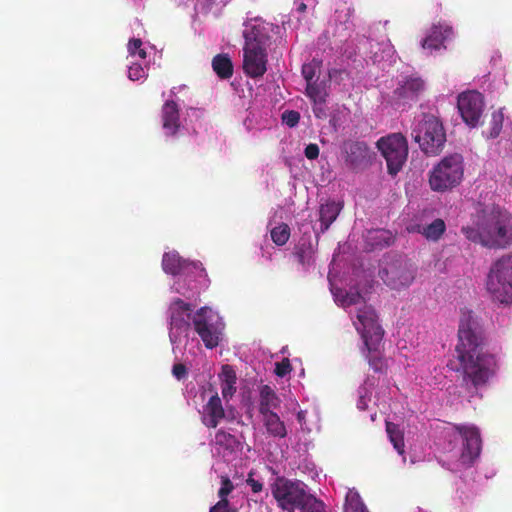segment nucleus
<instances>
[{
    "label": "nucleus",
    "instance_id": "22",
    "mask_svg": "<svg viewBox=\"0 0 512 512\" xmlns=\"http://www.w3.org/2000/svg\"><path fill=\"white\" fill-rule=\"evenodd\" d=\"M452 34L449 26L434 25L427 37L422 41V47L429 50H439L444 47V41Z\"/></svg>",
    "mask_w": 512,
    "mask_h": 512
},
{
    "label": "nucleus",
    "instance_id": "39",
    "mask_svg": "<svg viewBox=\"0 0 512 512\" xmlns=\"http://www.w3.org/2000/svg\"><path fill=\"white\" fill-rule=\"evenodd\" d=\"M128 52L131 56H139L141 59L146 58V51L142 48V41L139 38H133L128 43Z\"/></svg>",
    "mask_w": 512,
    "mask_h": 512
},
{
    "label": "nucleus",
    "instance_id": "34",
    "mask_svg": "<svg viewBox=\"0 0 512 512\" xmlns=\"http://www.w3.org/2000/svg\"><path fill=\"white\" fill-rule=\"evenodd\" d=\"M504 115L501 110L494 111L491 114V119L489 122V130L486 133L488 138H496L501 133L503 127Z\"/></svg>",
    "mask_w": 512,
    "mask_h": 512
},
{
    "label": "nucleus",
    "instance_id": "41",
    "mask_svg": "<svg viewBox=\"0 0 512 512\" xmlns=\"http://www.w3.org/2000/svg\"><path fill=\"white\" fill-rule=\"evenodd\" d=\"M300 120L299 112L295 110H287L282 114V121L289 127H295Z\"/></svg>",
    "mask_w": 512,
    "mask_h": 512
},
{
    "label": "nucleus",
    "instance_id": "38",
    "mask_svg": "<svg viewBox=\"0 0 512 512\" xmlns=\"http://www.w3.org/2000/svg\"><path fill=\"white\" fill-rule=\"evenodd\" d=\"M221 487L218 490L219 501L230 502L228 495L234 490V484L228 476H221Z\"/></svg>",
    "mask_w": 512,
    "mask_h": 512
},
{
    "label": "nucleus",
    "instance_id": "37",
    "mask_svg": "<svg viewBox=\"0 0 512 512\" xmlns=\"http://www.w3.org/2000/svg\"><path fill=\"white\" fill-rule=\"evenodd\" d=\"M297 512H326L325 504L311 494Z\"/></svg>",
    "mask_w": 512,
    "mask_h": 512
},
{
    "label": "nucleus",
    "instance_id": "11",
    "mask_svg": "<svg viewBox=\"0 0 512 512\" xmlns=\"http://www.w3.org/2000/svg\"><path fill=\"white\" fill-rule=\"evenodd\" d=\"M457 108L467 126L471 128L477 127L484 110L482 94L477 91L461 93L457 99Z\"/></svg>",
    "mask_w": 512,
    "mask_h": 512
},
{
    "label": "nucleus",
    "instance_id": "35",
    "mask_svg": "<svg viewBox=\"0 0 512 512\" xmlns=\"http://www.w3.org/2000/svg\"><path fill=\"white\" fill-rule=\"evenodd\" d=\"M289 237L290 228L285 223H282L271 230V239L278 246L286 244L289 240Z\"/></svg>",
    "mask_w": 512,
    "mask_h": 512
},
{
    "label": "nucleus",
    "instance_id": "9",
    "mask_svg": "<svg viewBox=\"0 0 512 512\" xmlns=\"http://www.w3.org/2000/svg\"><path fill=\"white\" fill-rule=\"evenodd\" d=\"M357 322H354L356 330L360 333L364 346L370 351H375L379 346L384 330L378 323L375 310L366 304L357 309Z\"/></svg>",
    "mask_w": 512,
    "mask_h": 512
},
{
    "label": "nucleus",
    "instance_id": "36",
    "mask_svg": "<svg viewBox=\"0 0 512 512\" xmlns=\"http://www.w3.org/2000/svg\"><path fill=\"white\" fill-rule=\"evenodd\" d=\"M367 509L359 494L349 493L346 497L345 512H360Z\"/></svg>",
    "mask_w": 512,
    "mask_h": 512
},
{
    "label": "nucleus",
    "instance_id": "4",
    "mask_svg": "<svg viewBox=\"0 0 512 512\" xmlns=\"http://www.w3.org/2000/svg\"><path fill=\"white\" fill-rule=\"evenodd\" d=\"M487 290L502 304H512V254L498 259L490 268Z\"/></svg>",
    "mask_w": 512,
    "mask_h": 512
},
{
    "label": "nucleus",
    "instance_id": "13",
    "mask_svg": "<svg viewBox=\"0 0 512 512\" xmlns=\"http://www.w3.org/2000/svg\"><path fill=\"white\" fill-rule=\"evenodd\" d=\"M162 268L165 273L173 276H189L197 272L200 277H207V273L199 261H188L183 259L177 252H166L162 257Z\"/></svg>",
    "mask_w": 512,
    "mask_h": 512
},
{
    "label": "nucleus",
    "instance_id": "12",
    "mask_svg": "<svg viewBox=\"0 0 512 512\" xmlns=\"http://www.w3.org/2000/svg\"><path fill=\"white\" fill-rule=\"evenodd\" d=\"M278 29L273 23L264 21L261 18H254L244 23L243 37L245 39L244 46H256L260 48H268L271 39V33L274 29Z\"/></svg>",
    "mask_w": 512,
    "mask_h": 512
},
{
    "label": "nucleus",
    "instance_id": "32",
    "mask_svg": "<svg viewBox=\"0 0 512 512\" xmlns=\"http://www.w3.org/2000/svg\"><path fill=\"white\" fill-rule=\"evenodd\" d=\"M305 94L311 101L323 100L328 96L325 84L317 81L306 84Z\"/></svg>",
    "mask_w": 512,
    "mask_h": 512
},
{
    "label": "nucleus",
    "instance_id": "7",
    "mask_svg": "<svg viewBox=\"0 0 512 512\" xmlns=\"http://www.w3.org/2000/svg\"><path fill=\"white\" fill-rule=\"evenodd\" d=\"M376 145L386 160L388 173L396 175L408 157L407 139L401 133H392L381 137Z\"/></svg>",
    "mask_w": 512,
    "mask_h": 512
},
{
    "label": "nucleus",
    "instance_id": "6",
    "mask_svg": "<svg viewBox=\"0 0 512 512\" xmlns=\"http://www.w3.org/2000/svg\"><path fill=\"white\" fill-rule=\"evenodd\" d=\"M271 492L278 507L287 512H297L311 495L305 483L284 477L276 478L271 485Z\"/></svg>",
    "mask_w": 512,
    "mask_h": 512
},
{
    "label": "nucleus",
    "instance_id": "47",
    "mask_svg": "<svg viewBox=\"0 0 512 512\" xmlns=\"http://www.w3.org/2000/svg\"><path fill=\"white\" fill-rule=\"evenodd\" d=\"M246 483L250 486L253 493H260L263 490V483L260 480L253 478V472L248 474Z\"/></svg>",
    "mask_w": 512,
    "mask_h": 512
},
{
    "label": "nucleus",
    "instance_id": "8",
    "mask_svg": "<svg viewBox=\"0 0 512 512\" xmlns=\"http://www.w3.org/2000/svg\"><path fill=\"white\" fill-rule=\"evenodd\" d=\"M194 330L208 349L217 347L221 340L224 324L209 307H201L192 317Z\"/></svg>",
    "mask_w": 512,
    "mask_h": 512
},
{
    "label": "nucleus",
    "instance_id": "3",
    "mask_svg": "<svg viewBox=\"0 0 512 512\" xmlns=\"http://www.w3.org/2000/svg\"><path fill=\"white\" fill-rule=\"evenodd\" d=\"M412 137L420 149L428 156L440 154L446 143V133L442 122L432 114H423L412 131Z\"/></svg>",
    "mask_w": 512,
    "mask_h": 512
},
{
    "label": "nucleus",
    "instance_id": "49",
    "mask_svg": "<svg viewBox=\"0 0 512 512\" xmlns=\"http://www.w3.org/2000/svg\"><path fill=\"white\" fill-rule=\"evenodd\" d=\"M172 373L176 379L181 380L186 377L187 368L184 364L177 363L173 365Z\"/></svg>",
    "mask_w": 512,
    "mask_h": 512
},
{
    "label": "nucleus",
    "instance_id": "14",
    "mask_svg": "<svg viewBox=\"0 0 512 512\" xmlns=\"http://www.w3.org/2000/svg\"><path fill=\"white\" fill-rule=\"evenodd\" d=\"M210 446L218 456L226 461L236 459L243 450L242 441L223 428L215 432L214 437L210 440Z\"/></svg>",
    "mask_w": 512,
    "mask_h": 512
},
{
    "label": "nucleus",
    "instance_id": "27",
    "mask_svg": "<svg viewBox=\"0 0 512 512\" xmlns=\"http://www.w3.org/2000/svg\"><path fill=\"white\" fill-rule=\"evenodd\" d=\"M261 416L266 431L270 436L275 438H285L287 436L286 426L277 413L271 412Z\"/></svg>",
    "mask_w": 512,
    "mask_h": 512
},
{
    "label": "nucleus",
    "instance_id": "16",
    "mask_svg": "<svg viewBox=\"0 0 512 512\" xmlns=\"http://www.w3.org/2000/svg\"><path fill=\"white\" fill-rule=\"evenodd\" d=\"M267 49L256 46L243 47V70L251 78H258L267 71Z\"/></svg>",
    "mask_w": 512,
    "mask_h": 512
},
{
    "label": "nucleus",
    "instance_id": "17",
    "mask_svg": "<svg viewBox=\"0 0 512 512\" xmlns=\"http://www.w3.org/2000/svg\"><path fill=\"white\" fill-rule=\"evenodd\" d=\"M425 90V82L418 76L405 77L393 91L397 104H408L417 101Z\"/></svg>",
    "mask_w": 512,
    "mask_h": 512
},
{
    "label": "nucleus",
    "instance_id": "48",
    "mask_svg": "<svg viewBox=\"0 0 512 512\" xmlns=\"http://www.w3.org/2000/svg\"><path fill=\"white\" fill-rule=\"evenodd\" d=\"M304 154L307 159L314 160L319 156V147L317 144L310 143L306 146Z\"/></svg>",
    "mask_w": 512,
    "mask_h": 512
},
{
    "label": "nucleus",
    "instance_id": "45",
    "mask_svg": "<svg viewBox=\"0 0 512 512\" xmlns=\"http://www.w3.org/2000/svg\"><path fill=\"white\" fill-rule=\"evenodd\" d=\"M128 77L132 81L140 80L145 77V70L140 64H132L128 70Z\"/></svg>",
    "mask_w": 512,
    "mask_h": 512
},
{
    "label": "nucleus",
    "instance_id": "26",
    "mask_svg": "<svg viewBox=\"0 0 512 512\" xmlns=\"http://www.w3.org/2000/svg\"><path fill=\"white\" fill-rule=\"evenodd\" d=\"M280 402L279 397L270 386L264 385L261 387L259 399V413L261 415L273 412V409L279 407Z\"/></svg>",
    "mask_w": 512,
    "mask_h": 512
},
{
    "label": "nucleus",
    "instance_id": "25",
    "mask_svg": "<svg viewBox=\"0 0 512 512\" xmlns=\"http://www.w3.org/2000/svg\"><path fill=\"white\" fill-rule=\"evenodd\" d=\"M222 397L229 401L236 392V374L230 365L222 366L220 374Z\"/></svg>",
    "mask_w": 512,
    "mask_h": 512
},
{
    "label": "nucleus",
    "instance_id": "50",
    "mask_svg": "<svg viewBox=\"0 0 512 512\" xmlns=\"http://www.w3.org/2000/svg\"><path fill=\"white\" fill-rule=\"evenodd\" d=\"M307 9V6L305 3L301 2L298 4L296 10L299 12V13H304Z\"/></svg>",
    "mask_w": 512,
    "mask_h": 512
},
{
    "label": "nucleus",
    "instance_id": "21",
    "mask_svg": "<svg viewBox=\"0 0 512 512\" xmlns=\"http://www.w3.org/2000/svg\"><path fill=\"white\" fill-rule=\"evenodd\" d=\"M162 123L167 135L173 136L179 130V107L173 100H167L162 106Z\"/></svg>",
    "mask_w": 512,
    "mask_h": 512
},
{
    "label": "nucleus",
    "instance_id": "1",
    "mask_svg": "<svg viewBox=\"0 0 512 512\" xmlns=\"http://www.w3.org/2000/svg\"><path fill=\"white\" fill-rule=\"evenodd\" d=\"M486 337L481 319L471 310L462 309L455 347L461 386L472 397L495 376L498 365L493 354L485 351Z\"/></svg>",
    "mask_w": 512,
    "mask_h": 512
},
{
    "label": "nucleus",
    "instance_id": "19",
    "mask_svg": "<svg viewBox=\"0 0 512 512\" xmlns=\"http://www.w3.org/2000/svg\"><path fill=\"white\" fill-rule=\"evenodd\" d=\"M346 163L353 170L366 166L370 160V149L365 142L351 141L344 146Z\"/></svg>",
    "mask_w": 512,
    "mask_h": 512
},
{
    "label": "nucleus",
    "instance_id": "23",
    "mask_svg": "<svg viewBox=\"0 0 512 512\" xmlns=\"http://www.w3.org/2000/svg\"><path fill=\"white\" fill-rule=\"evenodd\" d=\"M342 205L335 201H327L319 207L320 233L324 234L337 219Z\"/></svg>",
    "mask_w": 512,
    "mask_h": 512
},
{
    "label": "nucleus",
    "instance_id": "33",
    "mask_svg": "<svg viewBox=\"0 0 512 512\" xmlns=\"http://www.w3.org/2000/svg\"><path fill=\"white\" fill-rule=\"evenodd\" d=\"M294 256L303 268H307L313 263V251L310 245H298L295 248Z\"/></svg>",
    "mask_w": 512,
    "mask_h": 512
},
{
    "label": "nucleus",
    "instance_id": "10",
    "mask_svg": "<svg viewBox=\"0 0 512 512\" xmlns=\"http://www.w3.org/2000/svg\"><path fill=\"white\" fill-rule=\"evenodd\" d=\"M379 276L391 289L401 290L412 284L415 279V269L408 260L398 257L387 261L380 269Z\"/></svg>",
    "mask_w": 512,
    "mask_h": 512
},
{
    "label": "nucleus",
    "instance_id": "44",
    "mask_svg": "<svg viewBox=\"0 0 512 512\" xmlns=\"http://www.w3.org/2000/svg\"><path fill=\"white\" fill-rule=\"evenodd\" d=\"M362 296L359 292H350L346 293L345 296L341 299V303L343 306H351L359 304L362 301Z\"/></svg>",
    "mask_w": 512,
    "mask_h": 512
},
{
    "label": "nucleus",
    "instance_id": "15",
    "mask_svg": "<svg viewBox=\"0 0 512 512\" xmlns=\"http://www.w3.org/2000/svg\"><path fill=\"white\" fill-rule=\"evenodd\" d=\"M455 430L463 440L461 461L471 465L481 452V437L478 428L474 426L456 425Z\"/></svg>",
    "mask_w": 512,
    "mask_h": 512
},
{
    "label": "nucleus",
    "instance_id": "30",
    "mask_svg": "<svg viewBox=\"0 0 512 512\" xmlns=\"http://www.w3.org/2000/svg\"><path fill=\"white\" fill-rule=\"evenodd\" d=\"M386 432L394 449L400 455L405 454L404 432L398 424L386 421Z\"/></svg>",
    "mask_w": 512,
    "mask_h": 512
},
{
    "label": "nucleus",
    "instance_id": "2",
    "mask_svg": "<svg viewBox=\"0 0 512 512\" xmlns=\"http://www.w3.org/2000/svg\"><path fill=\"white\" fill-rule=\"evenodd\" d=\"M464 177V158L453 153L442 158L429 172V185L435 192H445L457 187Z\"/></svg>",
    "mask_w": 512,
    "mask_h": 512
},
{
    "label": "nucleus",
    "instance_id": "5",
    "mask_svg": "<svg viewBox=\"0 0 512 512\" xmlns=\"http://www.w3.org/2000/svg\"><path fill=\"white\" fill-rule=\"evenodd\" d=\"M486 227L485 242L489 248H505L512 244V216L505 210L483 213Z\"/></svg>",
    "mask_w": 512,
    "mask_h": 512
},
{
    "label": "nucleus",
    "instance_id": "43",
    "mask_svg": "<svg viewBox=\"0 0 512 512\" xmlns=\"http://www.w3.org/2000/svg\"><path fill=\"white\" fill-rule=\"evenodd\" d=\"M291 370L292 366L288 358H284L282 361L275 364V374L279 377L286 376Z\"/></svg>",
    "mask_w": 512,
    "mask_h": 512
},
{
    "label": "nucleus",
    "instance_id": "28",
    "mask_svg": "<svg viewBox=\"0 0 512 512\" xmlns=\"http://www.w3.org/2000/svg\"><path fill=\"white\" fill-rule=\"evenodd\" d=\"M461 231L468 240L474 243H479L486 247V239L484 237V235L486 234V227L483 214L478 216V221L475 227L463 226L461 228Z\"/></svg>",
    "mask_w": 512,
    "mask_h": 512
},
{
    "label": "nucleus",
    "instance_id": "18",
    "mask_svg": "<svg viewBox=\"0 0 512 512\" xmlns=\"http://www.w3.org/2000/svg\"><path fill=\"white\" fill-rule=\"evenodd\" d=\"M171 330L187 332L192 319V306L180 298H176L169 306Z\"/></svg>",
    "mask_w": 512,
    "mask_h": 512
},
{
    "label": "nucleus",
    "instance_id": "29",
    "mask_svg": "<svg viewBox=\"0 0 512 512\" xmlns=\"http://www.w3.org/2000/svg\"><path fill=\"white\" fill-rule=\"evenodd\" d=\"M212 68L221 79H229L233 75V64L227 54H217L212 59Z\"/></svg>",
    "mask_w": 512,
    "mask_h": 512
},
{
    "label": "nucleus",
    "instance_id": "42",
    "mask_svg": "<svg viewBox=\"0 0 512 512\" xmlns=\"http://www.w3.org/2000/svg\"><path fill=\"white\" fill-rule=\"evenodd\" d=\"M313 103V113L316 118L318 119H325L327 118V107L325 105L326 99L319 100V101H312Z\"/></svg>",
    "mask_w": 512,
    "mask_h": 512
},
{
    "label": "nucleus",
    "instance_id": "40",
    "mask_svg": "<svg viewBox=\"0 0 512 512\" xmlns=\"http://www.w3.org/2000/svg\"><path fill=\"white\" fill-rule=\"evenodd\" d=\"M319 68V64L315 61L310 63H306L302 66V75L306 80V83L313 82V79L316 75L317 69Z\"/></svg>",
    "mask_w": 512,
    "mask_h": 512
},
{
    "label": "nucleus",
    "instance_id": "46",
    "mask_svg": "<svg viewBox=\"0 0 512 512\" xmlns=\"http://www.w3.org/2000/svg\"><path fill=\"white\" fill-rule=\"evenodd\" d=\"M209 512H239L237 508L232 507L230 502L218 501L213 505Z\"/></svg>",
    "mask_w": 512,
    "mask_h": 512
},
{
    "label": "nucleus",
    "instance_id": "20",
    "mask_svg": "<svg viewBox=\"0 0 512 512\" xmlns=\"http://www.w3.org/2000/svg\"><path fill=\"white\" fill-rule=\"evenodd\" d=\"M225 410L222 401L217 393L212 395L203 406L201 422L207 428H216L221 420L225 418Z\"/></svg>",
    "mask_w": 512,
    "mask_h": 512
},
{
    "label": "nucleus",
    "instance_id": "31",
    "mask_svg": "<svg viewBox=\"0 0 512 512\" xmlns=\"http://www.w3.org/2000/svg\"><path fill=\"white\" fill-rule=\"evenodd\" d=\"M379 346H376L375 351L370 352L365 346L363 348V353L365 354V358L368 361L370 368L376 372L385 374L387 372V362L382 354L378 350Z\"/></svg>",
    "mask_w": 512,
    "mask_h": 512
},
{
    "label": "nucleus",
    "instance_id": "24",
    "mask_svg": "<svg viewBox=\"0 0 512 512\" xmlns=\"http://www.w3.org/2000/svg\"><path fill=\"white\" fill-rule=\"evenodd\" d=\"M412 231L421 234L427 241L437 242L446 231V223L443 219L436 218L430 224H417Z\"/></svg>",
    "mask_w": 512,
    "mask_h": 512
}]
</instances>
